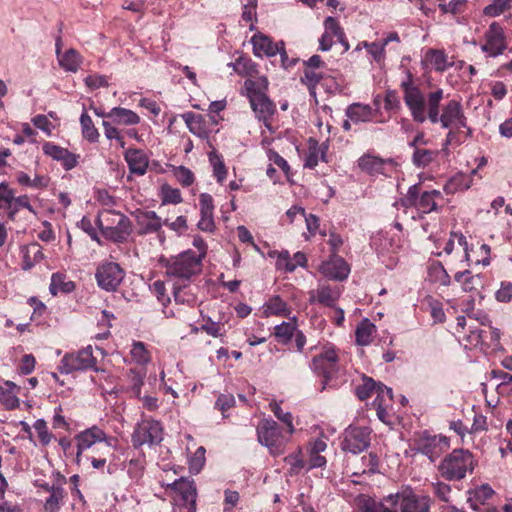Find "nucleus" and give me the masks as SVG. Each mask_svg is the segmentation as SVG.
Wrapping results in <instances>:
<instances>
[{
	"instance_id": "nucleus-1",
	"label": "nucleus",
	"mask_w": 512,
	"mask_h": 512,
	"mask_svg": "<svg viewBox=\"0 0 512 512\" xmlns=\"http://www.w3.org/2000/svg\"><path fill=\"white\" fill-rule=\"evenodd\" d=\"M76 443V462L80 464L83 460V453L89 449H93L94 453L99 457H87L92 467L96 470L103 469L107 463V457L112 452L118 450V438L108 435L103 429L97 425H93L75 435Z\"/></svg>"
},
{
	"instance_id": "nucleus-2",
	"label": "nucleus",
	"mask_w": 512,
	"mask_h": 512,
	"mask_svg": "<svg viewBox=\"0 0 512 512\" xmlns=\"http://www.w3.org/2000/svg\"><path fill=\"white\" fill-rule=\"evenodd\" d=\"M476 466L473 454L465 449H454L439 464L440 474L449 481L461 480Z\"/></svg>"
},
{
	"instance_id": "nucleus-3",
	"label": "nucleus",
	"mask_w": 512,
	"mask_h": 512,
	"mask_svg": "<svg viewBox=\"0 0 512 512\" xmlns=\"http://www.w3.org/2000/svg\"><path fill=\"white\" fill-rule=\"evenodd\" d=\"M173 512H196L197 490L193 480L180 477L166 484Z\"/></svg>"
},
{
	"instance_id": "nucleus-4",
	"label": "nucleus",
	"mask_w": 512,
	"mask_h": 512,
	"mask_svg": "<svg viewBox=\"0 0 512 512\" xmlns=\"http://www.w3.org/2000/svg\"><path fill=\"white\" fill-rule=\"evenodd\" d=\"M201 270V258L187 250L168 261L166 275L174 282L189 280Z\"/></svg>"
},
{
	"instance_id": "nucleus-5",
	"label": "nucleus",
	"mask_w": 512,
	"mask_h": 512,
	"mask_svg": "<svg viewBox=\"0 0 512 512\" xmlns=\"http://www.w3.org/2000/svg\"><path fill=\"white\" fill-rule=\"evenodd\" d=\"M507 48L506 34L503 26L497 22H492L484 31L480 40V49L487 57H498L504 53Z\"/></svg>"
},
{
	"instance_id": "nucleus-6",
	"label": "nucleus",
	"mask_w": 512,
	"mask_h": 512,
	"mask_svg": "<svg viewBox=\"0 0 512 512\" xmlns=\"http://www.w3.org/2000/svg\"><path fill=\"white\" fill-rule=\"evenodd\" d=\"M96 358L93 356L91 345L75 352L66 354L60 361L58 370L61 374H71L88 369L96 370Z\"/></svg>"
},
{
	"instance_id": "nucleus-7",
	"label": "nucleus",
	"mask_w": 512,
	"mask_h": 512,
	"mask_svg": "<svg viewBox=\"0 0 512 512\" xmlns=\"http://www.w3.org/2000/svg\"><path fill=\"white\" fill-rule=\"evenodd\" d=\"M438 123L444 129H453L456 131L466 129L468 134H471V129L467 125V117L463 105L458 99H451L443 105L441 114L438 117Z\"/></svg>"
},
{
	"instance_id": "nucleus-8",
	"label": "nucleus",
	"mask_w": 512,
	"mask_h": 512,
	"mask_svg": "<svg viewBox=\"0 0 512 512\" xmlns=\"http://www.w3.org/2000/svg\"><path fill=\"white\" fill-rule=\"evenodd\" d=\"M125 277V271L113 261L101 262L95 271L97 286L106 292H115Z\"/></svg>"
},
{
	"instance_id": "nucleus-9",
	"label": "nucleus",
	"mask_w": 512,
	"mask_h": 512,
	"mask_svg": "<svg viewBox=\"0 0 512 512\" xmlns=\"http://www.w3.org/2000/svg\"><path fill=\"white\" fill-rule=\"evenodd\" d=\"M258 441L267 447L271 454L280 455L287 439L283 437L277 423L272 419L262 420L257 427Z\"/></svg>"
},
{
	"instance_id": "nucleus-10",
	"label": "nucleus",
	"mask_w": 512,
	"mask_h": 512,
	"mask_svg": "<svg viewBox=\"0 0 512 512\" xmlns=\"http://www.w3.org/2000/svg\"><path fill=\"white\" fill-rule=\"evenodd\" d=\"M163 435L164 429L159 421L152 418L143 419L132 434V443L136 448L157 445L163 440Z\"/></svg>"
},
{
	"instance_id": "nucleus-11",
	"label": "nucleus",
	"mask_w": 512,
	"mask_h": 512,
	"mask_svg": "<svg viewBox=\"0 0 512 512\" xmlns=\"http://www.w3.org/2000/svg\"><path fill=\"white\" fill-rule=\"evenodd\" d=\"M442 198L441 192L431 190L423 192L417 196V186L409 188L405 199L401 200L400 205L405 208L415 207L420 214H428L437 209L438 200Z\"/></svg>"
},
{
	"instance_id": "nucleus-12",
	"label": "nucleus",
	"mask_w": 512,
	"mask_h": 512,
	"mask_svg": "<svg viewBox=\"0 0 512 512\" xmlns=\"http://www.w3.org/2000/svg\"><path fill=\"white\" fill-rule=\"evenodd\" d=\"M404 93V102L408 107L414 121L424 123L426 121L425 97L421 90L415 86L408 74V79L401 83Z\"/></svg>"
},
{
	"instance_id": "nucleus-13",
	"label": "nucleus",
	"mask_w": 512,
	"mask_h": 512,
	"mask_svg": "<svg viewBox=\"0 0 512 512\" xmlns=\"http://www.w3.org/2000/svg\"><path fill=\"white\" fill-rule=\"evenodd\" d=\"M392 505L400 504L402 512H429L431 499L429 496H418L410 489H404L387 498Z\"/></svg>"
},
{
	"instance_id": "nucleus-14",
	"label": "nucleus",
	"mask_w": 512,
	"mask_h": 512,
	"mask_svg": "<svg viewBox=\"0 0 512 512\" xmlns=\"http://www.w3.org/2000/svg\"><path fill=\"white\" fill-rule=\"evenodd\" d=\"M371 430L368 427L349 426L343 435L342 449L353 454H358L370 445Z\"/></svg>"
},
{
	"instance_id": "nucleus-15",
	"label": "nucleus",
	"mask_w": 512,
	"mask_h": 512,
	"mask_svg": "<svg viewBox=\"0 0 512 512\" xmlns=\"http://www.w3.org/2000/svg\"><path fill=\"white\" fill-rule=\"evenodd\" d=\"M448 446L449 443L446 437L422 435L415 441L411 450L427 456L431 461H435Z\"/></svg>"
},
{
	"instance_id": "nucleus-16",
	"label": "nucleus",
	"mask_w": 512,
	"mask_h": 512,
	"mask_svg": "<svg viewBox=\"0 0 512 512\" xmlns=\"http://www.w3.org/2000/svg\"><path fill=\"white\" fill-rule=\"evenodd\" d=\"M42 151L47 157L59 162L67 171L72 170L79 163V155L52 142H45L42 145Z\"/></svg>"
},
{
	"instance_id": "nucleus-17",
	"label": "nucleus",
	"mask_w": 512,
	"mask_h": 512,
	"mask_svg": "<svg viewBox=\"0 0 512 512\" xmlns=\"http://www.w3.org/2000/svg\"><path fill=\"white\" fill-rule=\"evenodd\" d=\"M252 85L251 80L245 81L251 107L259 119L267 120L274 114L275 105L265 94L252 91Z\"/></svg>"
},
{
	"instance_id": "nucleus-18",
	"label": "nucleus",
	"mask_w": 512,
	"mask_h": 512,
	"mask_svg": "<svg viewBox=\"0 0 512 512\" xmlns=\"http://www.w3.org/2000/svg\"><path fill=\"white\" fill-rule=\"evenodd\" d=\"M319 271L328 279L342 281L349 276L350 266L342 257L332 255L320 265Z\"/></svg>"
},
{
	"instance_id": "nucleus-19",
	"label": "nucleus",
	"mask_w": 512,
	"mask_h": 512,
	"mask_svg": "<svg viewBox=\"0 0 512 512\" xmlns=\"http://www.w3.org/2000/svg\"><path fill=\"white\" fill-rule=\"evenodd\" d=\"M200 219L197 227L204 231L212 233L215 230L214 221V203L213 198L208 193H201L199 197Z\"/></svg>"
},
{
	"instance_id": "nucleus-20",
	"label": "nucleus",
	"mask_w": 512,
	"mask_h": 512,
	"mask_svg": "<svg viewBox=\"0 0 512 512\" xmlns=\"http://www.w3.org/2000/svg\"><path fill=\"white\" fill-rule=\"evenodd\" d=\"M337 361L338 355L336 350L333 347H327L313 359L312 369L328 378L335 369Z\"/></svg>"
},
{
	"instance_id": "nucleus-21",
	"label": "nucleus",
	"mask_w": 512,
	"mask_h": 512,
	"mask_svg": "<svg viewBox=\"0 0 512 512\" xmlns=\"http://www.w3.org/2000/svg\"><path fill=\"white\" fill-rule=\"evenodd\" d=\"M135 219L141 234L158 232L163 226L162 219L154 211L138 210Z\"/></svg>"
},
{
	"instance_id": "nucleus-22",
	"label": "nucleus",
	"mask_w": 512,
	"mask_h": 512,
	"mask_svg": "<svg viewBox=\"0 0 512 512\" xmlns=\"http://www.w3.org/2000/svg\"><path fill=\"white\" fill-rule=\"evenodd\" d=\"M421 63L425 69H433L437 72H444L453 65L446 53L439 49H428Z\"/></svg>"
},
{
	"instance_id": "nucleus-23",
	"label": "nucleus",
	"mask_w": 512,
	"mask_h": 512,
	"mask_svg": "<svg viewBox=\"0 0 512 512\" xmlns=\"http://www.w3.org/2000/svg\"><path fill=\"white\" fill-rule=\"evenodd\" d=\"M56 55L59 66L66 72L76 73L82 63L83 57L73 48L61 52L60 43L56 44Z\"/></svg>"
},
{
	"instance_id": "nucleus-24",
	"label": "nucleus",
	"mask_w": 512,
	"mask_h": 512,
	"mask_svg": "<svg viewBox=\"0 0 512 512\" xmlns=\"http://www.w3.org/2000/svg\"><path fill=\"white\" fill-rule=\"evenodd\" d=\"M251 43L255 56L260 58L275 56L282 49V46L280 47L278 43H274L262 33L255 34L251 39Z\"/></svg>"
},
{
	"instance_id": "nucleus-25",
	"label": "nucleus",
	"mask_w": 512,
	"mask_h": 512,
	"mask_svg": "<svg viewBox=\"0 0 512 512\" xmlns=\"http://www.w3.org/2000/svg\"><path fill=\"white\" fill-rule=\"evenodd\" d=\"M109 118L116 125L134 126L141 121L140 116L131 109L123 107H113L108 113Z\"/></svg>"
},
{
	"instance_id": "nucleus-26",
	"label": "nucleus",
	"mask_w": 512,
	"mask_h": 512,
	"mask_svg": "<svg viewBox=\"0 0 512 512\" xmlns=\"http://www.w3.org/2000/svg\"><path fill=\"white\" fill-rule=\"evenodd\" d=\"M263 317L280 316L290 317L291 310L287 303L279 296L269 298L260 308Z\"/></svg>"
},
{
	"instance_id": "nucleus-27",
	"label": "nucleus",
	"mask_w": 512,
	"mask_h": 512,
	"mask_svg": "<svg viewBox=\"0 0 512 512\" xmlns=\"http://www.w3.org/2000/svg\"><path fill=\"white\" fill-rule=\"evenodd\" d=\"M339 291L329 286H319L317 289L309 292V302L311 304L320 303L332 307L339 298Z\"/></svg>"
},
{
	"instance_id": "nucleus-28",
	"label": "nucleus",
	"mask_w": 512,
	"mask_h": 512,
	"mask_svg": "<svg viewBox=\"0 0 512 512\" xmlns=\"http://www.w3.org/2000/svg\"><path fill=\"white\" fill-rule=\"evenodd\" d=\"M20 387L12 381H5L0 385V403L8 410L17 408L20 405L18 394Z\"/></svg>"
},
{
	"instance_id": "nucleus-29",
	"label": "nucleus",
	"mask_w": 512,
	"mask_h": 512,
	"mask_svg": "<svg viewBox=\"0 0 512 512\" xmlns=\"http://www.w3.org/2000/svg\"><path fill=\"white\" fill-rule=\"evenodd\" d=\"M125 160L132 173L144 175L147 171L149 160L142 150L129 149L125 153Z\"/></svg>"
},
{
	"instance_id": "nucleus-30",
	"label": "nucleus",
	"mask_w": 512,
	"mask_h": 512,
	"mask_svg": "<svg viewBox=\"0 0 512 512\" xmlns=\"http://www.w3.org/2000/svg\"><path fill=\"white\" fill-rule=\"evenodd\" d=\"M327 149L328 144L326 141L322 144H319L316 140L310 139L309 149L305 157L304 166L313 169L318 165L320 161H326Z\"/></svg>"
},
{
	"instance_id": "nucleus-31",
	"label": "nucleus",
	"mask_w": 512,
	"mask_h": 512,
	"mask_svg": "<svg viewBox=\"0 0 512 512\" xmlns=\"http://www.w3.org/2000/svg\"><path fill=\"white\" fill-rule=\"evenodd\" d=\"M131 232V222L125 215L117 220L116 224L112 227L106 228L104 237L114 242L124 241Z\"/></svg>"
},
{
	"instance_id": "nucleus-32",
	"label": "nucleus",
	"mask_w": 512,
	"mask_h": 512,
	"mask_svg": "<svg viewBox=\"0 0 512 512\" xmlns=\"http://www.w3.org/2000/svg\"><path fill=\"white\" fill-rule=\"evenodd\" d=\"M174 301L176 304L193 307L197 302L196 287L191 285H180V282H174Z\"/></svg>"
},
{
	"instance_id": "nucleus-33",
	"label": "nucleus",
	"mask_w": 512,
	"mask_h": 512,
	"mask_svg": "<svg viewBox=\"0 0 512 512\" xmlns=\"http://www.w3.org/2000/svg\"><path fill=\"white\" fill-rule=\"evenodd\" d=\"M76 288L73 281L69 280L64 273H53L49 285V291L53 296L58 294L72 293Z\"/></svg>"
},
{
	"instance_id": "nucleus-34",
	"label": "nucleus",
	"mask_w": 512,
	"mask_h": 512,
	"mask_svg": "<svg viewBox=\"0 0 512 512\" xmlns=\"http://www.w3.org/2000/svg\"><path fill=\"white\" fill-rule=\"evenodd\" d=\"M444 92L438 88L427 95L426 120L428 119L432 124H438V117L441 114L439 111L440 102L443 99Z\"/></svg>"
},
{
	"instance_id": "nucleus-35",
	"label": "nucleus",
	"mask_w": 512,
	"mask_h": 512,
	"mask_svg": "<svg viewBox=\"0 0 512 512\" xmlns=\"http://www.w3.org/2000/svg\"><path fill=\"white\" fill-rule=\"evenodd\" d=\"M376 241V244L382 253H396L403 246V239L399 233L386 232L377 238Z\"/></svg>"
},
{
	"instance_id": "nucleus-36",
	"label": "nucleus",
	"mask_w": 512,
	"mask_h": 512,
	"mask_svg": "<svg viewBox=\"0 0 512 512\" xmlns=\"http://www.w3.org/2000/svg\"><path fill=\"white\" fill-rule=\"evenodd\" d=\"M346 116L354 123L368 122L373 118V110L370 105L353 103L347 107Z\"/></svg>"
},
{
	"instance_id": "nucleus-37",
	"label": "nucleus",
	"mask_w": 512,
	"mask_h": 512,
	"mask_svg": "<svg viewBox=\"0 0 512 512\" xmlns=\"http://www.w3.org/2000/svg\"><path fill=\"white\" fill-rule=\"evenodd\" d=\"M208 160L212 168V174L216 179L217 183L222 184L228 174L227 167L224 163L223 157L215 150H211L208 153Z\"/></svg>"
},
{
	"instance_id": "nucleus-38",
	"label": "nucleus",
	"mask_w": 512,
	"mask_h": 512,
	"mask_svg": "<svg viewBox=\"0 0 512 512\" xmlns=\"http://www.w3.org/2000/svg\"><path fill=\"white\" fill-rule=\"evenodd\" d=\"M21 254L23 258L22 267L24 270L31 269L44 258L41 247L35 243L21 247Z\"/></svg>"
},
{
	"instance_id": "nucleus-39",
	"label": "nucleus",
	"mask_w": 512,
	"mask_h": 512,
	"mask_svg": "<svg viewBox=\"0 0 512 512\" xmlns=\"http://www.w3.org/2000/svg\"><path fill=\"white\" fill-rule=\"evenodd\" d=\"M472 178L470 175L464 173H457L452 176L444 185V191L447 194H454L467 190L472 185Z\"/></svg>"
},
{
	"instance_id": "nucleus-40",
	"label": "nucleus",
	"mask_w": 512,
	"mask_h": 512,
	"mask_svg": "<svg viewBox=\"0 0 512 512\" xmlns=\"http://www.w3.org/2000/svg\"><path fill=\"white\" fill-rule=\"evenodd\" d=\"M455 280L461 284L465 292L478 291L483 287L482 277L478 274L473 275L468 270L456 273Z\"/></svg>"
},
{
	"instance_id": "nucleus-41",
	"label": "nucleus",
	"mask_w": 512,
	"mask_h": 512,
	"mask_svg": "<svg viewBox=\"0 0 512 512\" xmlns=\"http://www.w3.org/2000/svg\"><path fill=\"white\" fill-rule=\"evenodd\" d=\"M376 333V326L368 319H363L355 331L356 343L360 346L369 345Z\"/></svg>"
},
{
	"instance_id": "nucleus-42",
	"label": "nucleus",
	"mask_w": 512,
	"mask_h": 512,
	"mask_svg": "<svg viewBox=\"0 0 512 512\" xmlns=\"http://www.w3.org/2000/svg\"><path fill=\"white\" fill-rule=\"evenodd\" d=\"M182 119L184 120L189 131L198 136L205 137L206 136V128L204 124V120L201 115H197L193 112H186L182 114Z\"/></svg>"
},
{
	"instance_id": "nucleus-43",
	"label": "nucleus",
	"mask_w": 512,
	"mask_h": 512,
	"mask_svg": "<svg viewBox=\"0 0 512 512\" xmlns=\"http://www.w3.org/2000/svg\"><path fill=\"white\" fill-rule=\"evenodd\" d=\"M47 492L49 496L44 502V510L58 512L64 498V490L59 486H47Z\"/></svg>"
},
{
	"instance_id": "nucleus-44",
	"label": "nucleus",
	"mask_w": 512,
	"mask_h": 512,
	"mask_svg": "<svg viewBox=\"0 0 512 512\" xmlns=\"http://www.w3.org/2000/svg\"><path fill=\"white\" fill-rule=\"evenodd\" d=\"M289 318H290L289 322H282L281 324L276 325L274 328L275 329V332H274L275 337L280 342H283V343H287L292 339L294 332L297 328V318L295 316L289 317Z\"/></svg>"
},
{
	"instance_id": "nucleus-45",
	"label": "nucleus",
	"mask_w": 512,
	"mask_h": 512,
	"mask_svg": "<svg viewBox=\"0 0 512 512\" xmlns=\"http://www.w3.org/2000/svg\"><path fill=\"white\" fill-rule=\"evenodd\" d=\"M130 356L134 363L147 365L151 360V354L146 345L141 341H133L130 349Z\"/></svg>"
},
{
	"instance_id": "nucleus-46",
	"label": "nucleus",
	"mask_w": 512,
	"mask_h": 512,
	"mask_svg": "<svg viewBox=\"0 0 512 512\" xmlns=\"http://www.w3.org/2000/svg\"><path fill=\"white\" fill-rule=\"evenodd\" d=\"M428 276L434 283H438L442 286L450 285L451 278L440 262H434L429 266Z\"/></svg>"
},
{
	"instance_id": "nucleus-47",
	"label": "nucleus",
	"mask_w": 512,
	"mask_h": 512,
	"mask_svg": "<svg viewBox=\"0 0 512 512\" xmlns=\"http://www.w3.org/2000/svg\"><path fill=\"white\" fill-rule=\"evenodd\" d=\"M455 240H457L459 247H461V249H462L464 259L466 261H469L470 256H469V250H468V243H467L466 237L461 233H451L450 238L447 241H445V243H444L443 251L447 255H450L452 253V251L454 250Z\"/></svg>"
},
{
	"instance_id": "nucleus-48",
	"label": "nucleus",
	"mask_w": 512,
	"mask_h": 512,
	"mask_svg": "<svg viewBox=\"0 0 512 512\" xmlns=\"http://www.w3.org/2000/svg\"><path fill=\"white\" fill-rule=\"evenodd\" d=\"M124 214H121L119 212H115L113 210H103L101 211L96 219V224L100 231L102 232L103 236L106 234V228L112 227L116 224L117 220L120 219V217H123Z\"/></svg>"
},
{
	"instance_id": "nucleus-49",
	"label": "nucleus",
	"mask_w": 512,
	"mask_h": 512,
	"mask_svg": "<svg viewBox=\"0 0 512 512\" xmlns=\"http://www.w3.org/2000/svg\"><path fill=\"white\" fill-rule=\"evenodd\" d=\"M159 195L161 198L162 205H177L182 203L183 201L180 190L177 188H173L166 183L161 185Z\"/></svg>"
},
{
	"instance_id": "nucleus-50",
	"label": "nucleus",
	"mask_w": 512,
	"mask_h": 512,
	"mask_svg": "<svg viewBox=\"0 0 512 512\" xmlns=\"http://www.w3.org/2000/svg\"><path fill=\"white\" fill-rule=\"evenodd\" d=\"M358 507L362 512H395L385 507L383 503L366 495L359 496Z\"/></svg>"
},
{
	"instance_id": "nucleus-51",
	"label": "nucleus",
	"mask_w": 512,
	"mask_h": 512,
	"mask_svg": "<svg viewBox=\"0 0 512 512\" xmlns=\"http://www.w3.org/2000/svg\"><path fill=\"white\" fill-rule=\"evenodd\" d=\"M466 346L471 348L485 349V338L483 331L475 327L473 324L468 325V333L464 336Z\"/></svg>"
},
{
	"instance_id": "nucleus-52",
	"label": "nucleus",
	"mask_w": 512,
	"mask_h": 512,
	"mask_svg": "<svg viewBox=\"0 0 512 512\" xmlns=\"http://www.w3.org/2000/svg\"><path fill=\"white\" fill-rule=\"evenodd\" d=\"M80 124L82 129V134L85 139L90 142H96L99 139V132L97 128L94 126V123L91 117L86 113H82L80 116Z\"/></svg>"
},
{
	"instance_id": "nucleus-53",
	"label": "nucleus",
	"mask_w": 512,
	"mask_h": 512,
	"mask_svg": "<svg viewBox=\"0 0 512 512\" xmlns=\"http://www.w3.org/2000/svg\"><path fill=\"white\" fill-rule=\"evenodd\" d=\"M284 461L289 465L290 475L299 474L304 469L307 470V464L302 459L301 449H298L295 453L286 456Z\"/></svg>"
},
{
	"instance_id": "nucleus-54",
	"label": "nucleus",
	"mask_w": 512,
	"mask_h": 512,
	"mask_svg": "<svg viewBox=\"0 0 512 512\" xmlns=\"http://www.w3.org/2000/svg\"><path fill=\"white\" fill-rule=\"evenodd\" d=\"M378 384L372 378L364 376L362 383L355 389L356 395L360 400H365L375 394Z\"/></svg>"
},
{
	"instance_id": "nucleus-55",
	"label": "nucleus",
	"mask_w": 512,
	"mask_h": 512,
	"mask_svg": "<svg viewBox=\"0 0 512 512\" xmlns=\"http://www.w3.org/2000/svg\"><path fill=\"white\" fill-rule=\"evenodd\" d=\"M27 209L28 211L35 213L33 207L31 206L29 202V198L27 195H21L16 197L15 194L13 195V200L11 202V207L8 210V217L10 219H14L16 214L19 212L20 209Z\"/></svg>"
},
{
	"instance_id": "nucleus-56",
	"label": "nucleus",
	"mask_w": 512,
	"mask_h": 512,
	"mask_svg": "<svg viewBox=\"0 0 512 512\" xmlns=\"http://www.w3.org/2000/svg\"><path fill=\"white\" fill-rule=\"evenodd\" d=\"M270 410L274 413V415L283 422L288 429V433L291 435L294 433V425L292 421V415L290 412H283L280 406V403L277 401H272L269 404Z\"/></svg>"
},
{
	"instance_id": "nucleus-57",
	"label": "nucleus",
	"mask_w": 512,
	"mask_h": 512,
	"mask_svg": "<svg viewBox=\"0 0 512 512\" xmlns=\"http://www.w3.org/2000/svg\"><path fill=\"white\" fill-rule=\"evenodd\" d=\"M129 388L136 398H140L141 388L144 384L145 373L131 369L127 375Z\"/></svg>"
},
{
	"instance_id": "nucleus-58",
	"label": "nucleus",
	"mask_w": 512,
	"mask_h": 512,
	"mask_svg": "<svg viewBox=\"0 0 512 512\" xmlns=\"http://www.w3.org/2000/svg\"><path fill=\"white\" fill-rule=\"evenodd\" d=\"M206 450L203 446L197 448L195 453L188 459L189 471L193 474H198L206 461Z\"/></svg>"
},
{
	"instance_id": "nucleus-59",
	"label": "nucleus",
	"mask_w": 512,
	"mask_h": 512,
	"mask_svg": "<svg viewBox=\"0 0 512 512\" xmlns=\"http://www.w3.org/2000/svg\"><path fill=\"white\" fill-rule=\"evenodd\" d=\"M437 155L438 151L416 148L413 153V162L417 166L425 167L434 161Z\"/></svg>"
},
{
	"instance_id": "nucleus-60",
	"label": "nucleus",
	"mask_w": 512,
	"mask_h": 512,
	"mask_svg": "<svg viewBox=\"0 0 512 512\" xmlns=\"http://www.w3.org/2000/svg\"><path fill=\"white\" fill-rule=\"evenodd\" d=\"M473 321H478L481 325H484V326H489L491 324V321L487 314L477 312V313L469 314L467 317L459 316L457 318V327L464 330L467 325V322H469V324H473L472 323Z\"/></svg>"
},
{
	"instance_id": "nucleus-61",
	"label": "nucleus",
	"mask_w": 512,
	"mask_h": 512,
	"mask_svg": "<svg viewBox=\"0 0 512 512\" xmlns=\"http://www.w3.org/2000/svg\"><path fill=\"white\" fill-rule=\"evenodd\" d=\"M172 172L182 186L188 187L194 183L195 177L189 168L185 166H173Z\"/></svg>"
},
{
	"instance_id": "nucleus-62",
	"label": "nucleus",
	"mask_w": 512,
	"mask_h": 512,
	"mask_svg": "<svg viewBox=\"0 0 512 512\" xmlns=\"http://www.w3.org/2000/svg\"><path fill=\"white\" fill-rule=\"evenodd\" d=\"M510 7V0H493L483 9V14L488 17H497Z\"/></svg>"
},
{
	"instance_id": "nucleus-63",
	"label": "nucleus",
	"mask_w": 512,
	"mask_h": 512,
	"mask_svg": "<svg viewBox=\"0 0 512 512\" xmlns=\"http://www.w3.org/2000/svg\"><path fill=\"white\" fill-rule=\"evenodd\" d=\"M33 427L37 432L40 443L44 446L49 445L54 436L49 431L46 421L44 419H37L34 422Z\"/></svg>"
},
{
	"instance_id": "nucleus-64",
	"label": "nucleus",
	"mask_w": 512,
	"mask_h": 512,
	"mask_svg": "<svg viewBox=\"0 0 512 512\" xmlns=\"http://www.w3.org/2000/svg\"><path fill=\"white\" fill-rule=\"evenodd\" d=\"M359 167L369 173H374L378 171L381 166V160L375 156L364 155L358 161Z\"/></svg>"
}]
</instances>
